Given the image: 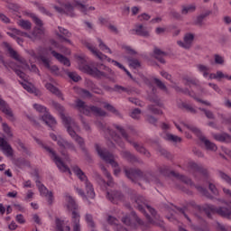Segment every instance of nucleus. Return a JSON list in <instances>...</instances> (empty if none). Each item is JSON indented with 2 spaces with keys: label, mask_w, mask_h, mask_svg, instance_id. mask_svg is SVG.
Segmentation results:
<instances>
[{
  "label": "nucleus",
  "mask_w": 231,
  "mask_h": 231,
  "mask_svg": "<svg viewBox=\"0 0 231 231\" xmlns=\"http://www.w3.org/2000/svg\"><path fill=\"white\" fill-rule=\"evenodd\" d=\"M159 174L160 176H168V177L172 176V178H175L177 183H184V185L190 187V189L195 188L199 192H200V194H202V196H206V198H208L209 199H212V196L208 194V191L207 190V189H205L202 186L195 185V183L192 182V180L187 178L186 176H183L175 171H170L169 167L167 166H162L159 168Z\"/></svg>",
  "instance_id": "5"
},
{
  "label": "nucleus",
  "mask_w": 231,
  "mask_h": 231,
  "mask_svg": "<svg viewBox=\"0 0 231 231\" xmlns=\"http://www.w3.org/2000/svg\"><path fill=\"white\" fill-rule=\"evenodd\" d=\"M196 11V5H189L188 6L182 7V14H187L189 12H195Z\"/></svg>",
  "instance_id": "53"
},
{
  "label": "nucleus",
  "mask_w": 231,
  "mask_h": 231,
  "mask_svg": "<svg viewBox=\"0 0 231 231\" xmlns=\"http://www.w3.org/2000/svg\"><path fill=\"white\" fill-rule=\"evenodd\" d=\"M217 228L220 231H231V226H225L222 224L217 222Z\"/></svg>",
  "instance_id": "63"
},
{
  "label": "nucleus",
  "mask_w": 231,
  "mask_h": 231,
  "mask_svg": "<svg viewBox=\"0 0 231 231\" xmlns=\"http://www.w3.org/2000/svg\"><path fill=\"white\" fill-rule=\"evenodd\" d=\"M45 88L46 89H48V91H50L53 95H56V97H59V98H62V93L60 92V90H59V88H57V87L53 86V84L46 83Z\"/></svg>",
  "instance_id": "38"
},
{
  "label": "nucleus",
  "mask_w": 231,
  "mask_h": 231,
  "mask_svg": "<svg viewBox=\"0 0 231 231\" xmlns=\"http://www.w3.org/2000/svg\"><path fill=\"white\" fill-rule=\"evenodd\" d=\"M180 214H182L186 219H188L190 223V217L187 215V212H192V210H196L197 212H205L208 217L212 218L214 214H217L221 216V217H225L226 219H231V208L227 207H220L217 208L214 205L205 204L203 206L197 205L195 201H189L186 206L182 208H177Z\"/></svg>",
  "instance_id": "1"
},
{
  "label": "nucleus",
  "mask_w": 231,
  "mask_h": 231,
  "mask_svg": "<svg viewBox=\"0 0 231 231\" xmlns=\"http://www.w3.org/2000/svg\"><path fill=\"white\" fill-rule=\"evenodd\" d=\"M135 33L137 35H141L142 37H149V31L142 24L135 26Z\"/></svg>",
  "instance_id": "40"
},
{
  "label": "nucleus",
  "mask_w": 231,
  "mask_h": 231,
  "mask_svg": "<svg viewBox=\"0 0 231 231\" xmlns=\"http://www.w3.org/2000/svg\"><path fill=\"white\" fill-rule=\"evenodd\" d=\"M142 115V110L135 108L131 112L130 116L134 118V120H138Z\"/></svg>",
  "instance_id": "52"
},
{
  "label": "nucleus",
  "mask_w": 231,
  "mask_h": 231,
  "mask_svg": "<svg viewBox=\"0 0 231 231\" xmlns=\"http://www.w3.org/2000/svg\"><path fill=\"white\" fill-rule=\"evenodd\" d=\"M75 107L81 113V115H86L87 116H91V115H94L95 116H106V115H107L102 108L95 106H88L86 105V102L81 99H77L75 101Z\"/></svg>",
  "instance_id": "9"
},
{
  "label": "nucleus",
  "mask_w": 231,
  "mask_h": 231,
  "mask_svg": "<svg viewBox=\"0 0 231 231\" xmlns=\"http://www.w3.org/2000/svg\"><path fill=\"white\" fill-rule=\"evenodd\" d=\"M125 59L128 61L130 68H132L133 69H137V68H140L142 66L137 59H133L129 57H125Z\"/></svg>",
  "instance_id": "44"
},
{
  "label": "nucleus",
  "mask_w": 231,
  "mask_h": 231,
  "mask_svg": "<svg viewBox=\"0 0 231 231\" xmlns=\"http://www.w3.org/2000/svg\"><path fill=\"white\" fill-rule=\"evenodd\" d=\"M215 140H217V142H231V136L227 134H215L214 135Z\"/></svg>",
  "instance_id": "42"
},
{
  "label": "nucleus",
  "mask_w": 231,
  "mask_h": 231,
  "mask_svg": "<svg viewBox=\"0 0 231 231\" xmlns=\"http://www.w3.org/2000/svg\"><path fill=\"white\" fill-rule=\"evenodd\" d=\"M99 125H100L101 129L104 131V133H106V135L108 134V136H110L111 140H114V142H116V143H117V145H119V147L124 148V146H125L124 142H122V138H120V136H118V134H116V132L113 131L109 127L106 128V126H104V124H102V123H100Z\"/></svg>",
  "instance_id": "23"
},
{
  "label": "nucleus",
  "mask_w": 231,
  "mask_h": 231,
  "mask_svg": "<svg viewBox=\"0 0 231 231\" xmlns=\"http://www.w3.org/2000/svg\"><path fill=\"white\" fill-rule=\"evenodd\" d=\"M107 223L108 225H111L112 226H114V230L116 231H126L125 227L120 225L118 222V219H116L115 217L108 216Z\"/></svg>",
  "instance_id": "30"
},
{
  "label": "nucleus",
  "mask_w": 231,
  "mask_h": 231,
  "mask_svg": "<svg viewBox=\"0 0 231 231\" xmlns=\"http://www.w3.org/2000/svg\"><path fill=\"white\" fill-rule=\"evenodd\" d=\"M72 171L74 174L80 180V181H83L86 187L87 196L90 199H95V189H93V184L88 180V177L86 176V173L80 170L79 166H73Z\"/></svg>",
  "instance_id": "16"
},
{
  "label": "nucleus",
  "mask_w": 231,
  "mask_h": 231,
  "mask_svg": "<svg viewBox=\"0 0 231 231\" xmlns=\"http://www.w3.org/2000/svg\"><path fill=\"white\" fill-rule=\"evenodd\" d=\"M197 68L199 71L203 74L204 79H210L211 80L214 79H217V73L210 74V68L201 64L197 65Z\"/></svg>",
  "instance_id": "26"
},
{
  "label": "nucleus",
  "mask_w": 231,
  "mask_h": 231,
  "mask_svg": "<svg viewBox=\"0 0 231 231\" xmlns=\"http://www.w3.org/2000/svg\"><path fill=\"white\" fill-rule=\"evenodd\" d=\"M106 199L111 201V203L118 204V201H122L124 199V195L120 191H106Z\"/></svg>",
  "instance_id": "25"
},
{
  "label": "nucleus",
  "mask_w": 231,
  "mask_h": 231,
  "mask_svg": "<svg viewBox=\"0 0 231 231\" xmlns=\"http://www.w3.org/2000/svg\"><path fill=\"white\" fill-rule=\"evenodd\" d=\"M188 169L193 172L196 176V174H199L200 176H203L207 181H208V171L203 167L201 164H198L194 162H188Z\"/></svg>",
  "instance_id": "20"
},
{
  "label": "nucleus",
  "mask_w": 231,
  "mask_h": 231,
  "mask_svg": "<svg viewBox=\"0 0 231 231\" xmlns=\"http://www.w3.org/2000/svg\"><path fill=\"white\" fill-rule=\"evenodd\" d=\"M96 102L103 105L105 109H106L107 111H110V113H114V115H118V110H116V108H115V106H113L111 104L106 103V102L102 101V99H100V98H97Z\"/></svg>",
  "instance_id": "39"
},
{
  "label": "nucleus",
  "mask_w": 231,
  "mask_h": 231,
  "mask_svg": "<svg viewBox=\"0 0 231 231\" xmlns=\"http://www.w3.org/2000/svg\"><path fill=\"white\" fill-rule=\"evenodd\" d=\"M122 221L126 226H131L135 229L137 226H143L145 223L140 219L134 211H132L130 215H126L122 218Z\"/></svg>",
  "instance_id": "18"
},
{
  "label": "nucleus",
  "mask_w": 231,
  "mask_h": 231,
  "mask_svg": "<svg viewBox=\"0 0 231 231\" xmlns=\"http://www.w3.org/2000/svg\"><path fill=\"white\" fill-rule=\"evenodd\" d=\"M77 92H78L79 95H80L82 97V98H91V97H93L91 92H89L87 89L78 88Z\"/></svg>",
  "instance_id": "49"
},
{
  "label": "nucleus",
  "mask_w": 231,
  "mask_h": 231,
  "mask_svg": "<svg viewBox=\"0 0 231 231\" xmlns=\"http://www.w3.org/2000/svg\"><path fill=\"white\" fill-rule=\"evenodd\" d=\"M68 77L70 78V79L74 82H79V80H80V76H79V74L76 72H69Z\"/></svg>",
  "instance_id": "57"
},
{
  "label": "nucleus",
  "mask_w": 231,
  "mask_h": 231,
  "mask_svg": "<svg viewBox=\"0 0 231 231\" xmlns=\"http://www.w3.org/2000/svg\"><path fill=\"white\" fill-rule=\"evenodd\" d=\"M208 15H210V13H206L204 14H200L197 17L196 20V24H202L203 20L205 19V17H207Z\"/></svg>",
  "instance_id": "62"
},
{
  "label": "nucleus",
  "mask_w": 231,
  "mask_h": 231,
  "mask_svg": "<svg viewBox=\"0 0 231 231\" xmlns=\"http://www.w3.org/2000/svg\"><path fill=\"white\" fill-rule=\"evenodd\" d=\"M86 3H88V0H82V2L75 1V6H78L82 14H88V5H86Z\"/></svg>",
  "instance_id": "45"
},
{
  "label": "nucleus",
  "mask_w": 231,
  "mask_h": 231,
  "mask_svg": "<svg viewBox=\"0 0 231 231\" xmlns=\"http://www.w3.org/2000/svg\"><path fill=\"white\" fill-rule=\"evenodd\" d=\"M227 79V80H231V76L224 74L221 70L217 71V79Z\"/></svg>",
  "instance_id": "60"
},
{
  "label": "nucleus",
  "mask_w": 231,
  "mask_h": 231,
  "mask_svg": "<svg viewBox=\"0 0 231 231\" xmlns=\"http://www.w3.org/2000/svg\"><path fill=\"white\" fill-rule=\"evenodd\" d=\"M96 151L98 156H100V158L103 159L106 163H109V165H111V167L114 169L115 176H119L120 172H122V169L116 161H115V155L109 152L107 149L100 148V145L98 144H96Z\"/></svg>",
  "instance_id": "10"
},
{
  "label": "nucleus",
  "mask_w": 231,
  "mask_h": 231,
  "mask_svg": "<svg viewBox=\"0 0 231 231\" xmlns=\"http://www.w3.org/2000/svg\"><path fill=\"white\" fill-rule=\"evenodd\" d=\"M36 187H38V190L43 198H46L49 205H51L54 200L53 192L48 190V188L44 186L41 181H36Z\"/></svg>",
  "instance_id": "21"
},
{
  "label": "nucleus",
  "mask_w": 231,
  "mask_h": 231,
  "mask_svg": "<svg viewBox=\"0 0 231 231\" xmlns=\"http://www.w3.org/2000/svg\"><path fill=\"white\" fill-rule=\"evenodd\" d=\"M65 201L68 210L72 212L71 221L73 231H80V214L77 212L79 205H77V202H75V199L69 194L65 196Z\"/></svg>",
  "instance_id": "8"
},
{
  "label": "nucleus",
  "mask_w": 231,
  "mask_h": 231,
  "mask_svg": "<svg viewBox=\"0 0 231 231\" xmlns=\"http://www.w3.org/2000/svg\"><path fill=\"white\" fill-rule=\"evenodd\" d=\"M25 15L31 17V19H32L33 23L38 27H35L31 34H28V32H24L17 29H13L11 32H8L7 35H9V37H12V39H15L19 46H23V39L21 37H28L32 41H37V39H41L42 35H44L42 20L37 17L36 14H33L32 12H25Z\"/></svg>",
  "instance_id": "2"
},
{
  "label": "nucleus",
  "mask_w": 231,
  "mask_h": 231,
  "mask_svg": "<svg viewBox=\"0 0 231 231\" xmlns=\"http://www.w3.org/2000/svg\"><path fill=\"white\" fill-rule=\"evenodd\" d=\"M33 108L38 113H40L41 118L42 122L46 124V125H49V127H51V129H53V127L57 125V121L53 116H51V115H50V112H48V108H46V106L39 104H34Z\"/></svg>",
  "instance_id": "17"
},
{
  "label": "nucleus",
  "mask_w": 231,
  "mask_h": 231,
  "mask_svg": "<svg viewBox=\"0 0 231 231\" xmlns=\"http://www.w3.org/2000/svg\"><path fill=\"white\" fill-rule=\"evenodd\" d=\"M180 107L182 109H185L186 111H188V113H192L193 115H196V113H197L196 108H194V106H192V105H190L187 102H182L180 105Z\"/></svg>",
  "instance_id": "47"
},
{
  "label": "nucleus",
  "mask_w": 231,
  "mask_h": 231,
  "mask_svg": "<svg viewBox=\"0 0 231 231\" xmlns=\"http://www.w3.org/2000/svg\"><path fill=\"white\" fill-rule=\"evenodd\" d=\"M29 54L31 55V57H32V59H37L38 60H41L45 68H50V60H48V58L42 55H37V53H35V51H29Z\"/></svg>",
  "instance_id": "34"
},
{
  "label": "nucleus",
  "mask_w": 231,
  "mask_h": 231,
  "mask_svg": "<svg viewBox=\"0 0 231 231\" xmlns=\"http://www.w3.org/2000/svg\"><path fill=\"white\" fill-rule=\"evenodd\" d=\"M18 25L23 30H32V23L28 20L18 21Z\"/></svg>",
  "instance_id": "48"
},
{
  "label": "nucleus",
  "mask_w": 231,
  "mask_h": 231,
  "mask_svg": "<svg viewBox=\"0 0 231 231\" xmlns=\"http://www.w3.org/2000/svg\"><path fill=\"white\" fill-rule=\"evenodd\" d=\"M4 66H5V68H11V69H13L14 73H16V75L20 77L22 80H23L20 81V84L23 86V89L28 91V93H34V95H37V88H35V87H33L32 83L26 81V74H24V72L22 71L19 66L15 65V63L14 62H10L9 64L4 62Z\"/></svg>",
  "instance_id": "11"
},
{
  "label": "nucleus",
  "mask_w": 231,
  "mask_h": 231,
  "mask_svg": "<svg viewBox=\"0 0 231 231\" xmlns=\"http://www.w3.org/2000/svg\"><path fill=\"white\" fill-rule=\"evenodd\" d=\"M153 52H154L156 59H158V60L161 61L162 64H165V60L163 59V57H165V55H167V53L163 52L162 50H160L158 48H155Z\"/></svg>",
  "instance_id": "46"
},
{
  "label": "nucleus",
  "mask_w": 231,
  "mask_h": 231,
  "mask_svg": "<svg viewBox=\"0 0 231 231\" xmlns=\"http://www.w3.org/2000/svg\"><path fill=\"white\" fill-rule=\"evenodd\" d=\"M97 42H98L99 48H100V50H102V51H105V53H112L111 49H109V47H107V45H106V43H104V42H102V40H100V38L97 39Z\"/></svg>",
  "instance_id": "50"
},
{
  "label": "nucleus",
  "mask_w": 231,
  "mask_h": 231,
  "mask_svg": "<svg viewBox=\"0 0 231 231\" xmlns=\"http://www.w3.org/2000/svg\"><path fill=\"white\" fill-rule=\"evenodd\" d=\"M122 48L125 50V53H127L128 55H136V51L133 50V48H131L130 46L123 45Z\"/></svg>",
  "instance_id": "59"
},
{
  "label": "nucleus",
  "mask_w": 231,
  "mask_h": 231,
  "mask_svg": "<svg viewBox=\"0 0 231 231\" xmlns=\"http://www.w3.org/2000/svg\"><path fill=\"white\" fill-rule=\"evenodd\" d=\"M121 156H123L125 160H127L129 163H140V159L130 153L128 151L121 152Z\"/></svg>",
  "instance_id": "35"
},
{
  "label": "nucleus",
  "mask_w": 231,
  "mask_h": 231,
  "mask_svg": "<svg viewBox=\"0 0 231 231\" xmlns=\"http://www.w3.org/2000/svg\"><path fill=\"white\" fill-rule=\"evenodd\" d=\"M181 125L183 127H185L186 129H189V131H191V133H194V134H196V136H198L200 143H203V145L206 147L207 151H213V152L217 151V146L216 145V143H214L210 142V140L207 139V137H205V135H203V134L201 133V131L199 129H198V127H196L192 125H185L183 123L181 124Z\"/></svg>",
  "instance_id": "12"
},
{
  "label": "nucleus",
  "mask_w": 231,
  "mask_h": 231,
  "mask_svg": "<svg viewBox=\"0 0 231 231\" xmlns=\"http://www.w3.org/2000/svg\"><path fill=\"white\" fill-rule=\"evenodd\" d=\"M3 46H4V48H5L7 50V51L12 59H14V60H16L20 64H24V58L21 57V55H19V53L12 48L10 43L4 42Z\"/></svg>",
  "instance_id": "24"
},
{
  "label": "nucleus",
  "mask_w": 231,
  "mask_h": 231,
  "mask_svg": "<svg viewBox=\"0 0 231 231\" xmlns=\"http://www.w3.org/2000/svg\"><path fill=\"white\" fill-rule=\"evenodd\" d=\"M0 147L7 157H12L14 156V149H12V146L5 140V138L0 137Z\"/></svg>",
  "instance_id": "27"
},
{
  "label": "nucleus",
  "mask_w": 231,
  "mask_h": 231,
  "mask_svg": "<svg viewBox=\"0 0 231 231\" xmlns=\"http://www.w3.org/2000/svg\"><path fill=\"white\" fill-rule=\"evenodd\" d=\"M51 140H54V142H57L60 147V151L61 152V156L64 157L65 162H69V156H68V152L66 151H68V149L69 151H77V149L75 148V144L66 141L60 136L58 137L57 135H55V134H51Z\"/></svg>",
  "instance_id": "14"
},
{
  "label": "nucleus",
  "mask_w": 231,
  "mask_h": 231,
  "mask_svg": "<svg viewBox=\"0 0 231 231\" xmlns=\"http://www.w3.org/2000/svg\"><path fill=\"white\" fill-rule=\"evenodd\" d=\"M185 84L190 88L196 87L197 84H199L198 79H192V78H185L184 79Z\"/></svg>",
  "instance_id": "51"
},
{
  "label": "nucleus",
  "mask_w": 231,
  "mask_h": 231,
  "mask_svg": "<svg viewBox=\"0 0 231 231\" xmlns=\"http://www.w3.org/2000/svg\"><path fill=\"white\" fill-rule=\"evenodd\" d=\"M53 106L55 107V109H57V111L60 112L62 123L64 124L65 127H67V131L69 136H71V138H73V140H75V142L79 143L81 149H84V139L77 135V133L75 132V130L77 131L79 129V125H77V123H75V121L71 119V117L66 116L64 115V106H62L60 104L54 102Z\"/></svg>",
  "instance_id": "6"
},
{
  "label": "nucleus",
  "mask_w": 231,
  "mask_h": 231,
  "mask_svg": "<svg viewBox=\"0 0 231 231\" xmlns=\"http://www.w3.org/2000/svg\"><path fill=\"white\" fill-rule=\"evenodd\" d=\"M115 129H116V131H118V133H120V134L123 136V138H125V140H126V142H129V143H132L134 147V149L140 152L141 154H144V156H151V153L145 149V147L136 143H132L131 140H129V135H127V133H125V130L120 126V125H114Z\"/></svg>",
  "instance_id": "19"
},
{
  "label": "nucleus",
  "mask_w": 231,
  "mask_h": 231,
  "mask_svg": "<svg viewBox=\"0 0 231 231\" xmlns=\"http://www.w3.org/2000/svg\"><path fill=\"white\" fill-rule=\"evenodd\" d=\"M101 170L103 171V174H105L106 178L107 179V182L103 180L104 185H106L107 187H113V177H111V173L107 171V169L106 167L102 166Z\"/></svg>",
  "instance_id": "41"
},
{
  "label": "nucleus",
  "mask_w": 231,
  "mask_h": 231,
  "mask_svg": "<svg viewBox=\"0 0 231 231\" xmlns=\"http://www.w3.org/2000/svg\"><path fill=\"white\" fill-rule=\"evenodd\" d=\"M76 59L78 60L79 68L83 73L92 75V77H97L98 79H107V73H111V69L106 67L104 64L90 62L88 65L86 56L84 55H78L76 56Z\"/></svg>",
  "instance_id": "3"
},
{
  "label": "nucleus",
  "mask_w": 231,
  "mask_h": 231,
  "mask_svg": "<svg viewBox=\"0 0 231 231\" xmlns=\"http://www.w3.org/2000/svg\"><path fill=\"white\" fill-rule=\"evenodd\" d=\"M86 46L91 51V53H93V55H95V57H97V59H99V60H107L108 62H112V64H114V66H116L120 69H124V71H125L126 75L128 77H130V79H133V75H131V72H129V70H127L126 68L124 67V65H122V63H120L115 60H111V59L107 58V56H106L102 52H100V51H98V49H96L95 46H93V44H91V43L87 42Z\"/></svg>",
  "instance_id": "15"
},
{
  "label": "nucleus",
  "mask_w": 231,
  "mask_h": 231,
  "mask_svg": "<svg viewBox=\"0 0 231 231\" xmlns=\"http://www.w3.org/2000/svg\"><path fill=\"white\" fill-rule=\"evenodd\" d=\"M86 222L91 228H95V222H93V217L91 215H86Z\"/></svg>",
  "instance_id": "58"
},
{
  "label": "nucleus",
  "mask_w": 231,
  "mask_h": 231,
  "mask_svg": "<svg viewBox=\"0 0 231 231\" xmlns=\"http://www.w3.org/2000/svg\"><path fill=\"white\" fill-rule=\"evenodd\" d=\"M149 111L152 113L153 115H163V112L158 108H156V106L154 105H150L148 106Z\"/></svg>",
  "instance_id": "54"
},
{
  "label": "nucleus",
  "mask_w": 231,
  "mask_h": 231,
  "mask_svg": "<svg viewBox=\"0 0 231 231\" xmlns=\"http://www.w3.org/2000/svg\"><path fill=\"white\" fill-rule=\"evenodd\" d=\"M153 81L154 84H156L157 88H161L162 91H167V87L165 86V84H163V82H162V80L154 79Z\"/></svg>",
  "instance_id": "55"
},
{
  "label": "nucleus",
  "mask_w": 231,
  "mask_h": 231,
  "mask_svg": "<svg viewBox=\"0 0 231 231\" xmlns=\"http://www.w3.org/2000/svg\"><path fill=\"white\" fill-rule=\"evenodd\" d=\"M51 55H53L55 57V59H57V60H59V62H60L64 66H67L68 68H69L71 66V62L69 61V60L68 58L64 57L62 54H60L55 51H52Z\"/></svg>",
  "instance_id": "33"
},
{
  "label": "nucleus",
  "mask_w": 231,
  "mask_h": 231,
  "mask_svg": "<svg viewBox=\"0 0 231 231\" xmlns=\"http://www.w3.org/2000/svg\"><path fill=\"white\" fill-rule=\"evenodd\" d=\"M225 62V59L219 54L215 55V64H223Z\"/></svg>",
  "instance_id": "64"
},
{
  "label": "nucleus",
  "mask_w": 231,
  "mask_h": 231,
  "mask_svg": "<svg viewBox=\"0 0 231 231\" xmlns=\"http://www.w3.org/2000/svg\"><path fill=\"white\" fill-rule=\"evenodd\" d=\"M38 10L41 12V14H44L45 15H51V13H50V11L46 10V8H44V6H42V5L35 3Z\"/></svg>",
  "instance_id": "56"
},
{
  "label": "nucleus",
  "mask_w": 231,
  "mask_h": 231,
  "mask_svg": "<svg viewBox=\"0 0 231 231\" xmlns=\"http://www.w3.org/2000/svg\"><path fill=\"white\" fill-rule=\"evenodd\" d=\"M182 92L185 95H189V97H191L192 98L197 100V102H200V104H204L205 106H211L210 102L205 101V100H201L200 98L198 97V96H196V93L189 90V88H185L184 90H182Z\"/></svg>",
  "instance_id": "36"
},
{
  "label": "nucleus",
  "mask_w": 231,
  "mask_h": 231,
  "mask_svg": "<svg viewBox=\"0 0 231 231\" xmlns=\"http://www.w3.org/2000/svg\"><path fill=\"white\" fill-rule=\"evenodd\" d=\"M60 33H58V37L60 41H64L65 42H69L71 44V41H69V37H71V32H68V29L58 27Z\"/></svg>",
  "instance_id": "31"
},
{
  "label": "nucleus",
  "mask_w": 231,
  "mask_h": 231,
  "mask_svg": "<svg viewBox=\"0 0 231 231\" xmlns=\"http://www.w3.org/2000/svg\"><path fill=\"white\" fill-rule=\"evenodd\" d=\"M58 3L63 6V8L55 5L54 10H56V12H59V14H67V15L70 17L75 15V13H73L74 7L71 4H64V0H58Z\"/></svg>",
  "instance_id": "22"
},
{
  "label": "nucleus",
  "mask_w": 231,
  "mask_h": 231,
  "mask_svg": "<svg viewBox=\"0 0 231 231\" xmlns=\"http://www.w3.org/2000/svg\"><path fill=\"white\" fill-rule=\"evenodd\" d=\"M35 142L39 145H42L43 147V149H45V151H47V152L50 153V156H51V160L57 165L58 169L60 171H61V172H68V174H71V171L69 170L68 165L64 164V162H62V159H60V157H59L57 155V153L51 148L44 145V143H42V141H41L37 138H35Z\"/></svg>",
  "instance_id": "13"
},
{
  "label": "nucleus",
  "mask_w": 231,
  "mask_h": 231,
  "mask_svg": "<svg viewBox=\"0 0 231 231\" xmlns=\"http://www.w3.org/2000/svg\"><path fill=\"white\" fill-rule=\"evenodd\" d=\"M0 111H2V113H5L7 118H9V120L14 122V112H12V108H10L8 104H6V102H5L1 98H0Z\"/></svg>",
  "instance_id": "28"
},
{
  "label": "nucleus",
  "mask_w": 231,
  "mask_h": 231,
  "mask_svg": "<svg viewBox=\"0 0 231 231\" xmlns=\"http://www.w3.org/2000/svg\"><path fill=\"white\" fill-rule=\"evenodd\" d=\"M192 41H194V34L188 33L184 37V42L179 41L178 44L181 48H185L186 50H189V48H190V45L192 44Z\"/></svg>",
  "instance_id": "29"
},
{
  "label": "nucleus",
  "mask_w": 231,
  "mask_h": 231,
  "mask_svg": "<svg viewBox=\"0 0 231 231\" xmlns=\"http://www.w3.org/2000/svg\"><path fill=\"white\" fill-rule=\"evenodd\" d=\"M162 138L167 142H172V143H180L181 142V137L169 133L162 134Z\"/></svg>",
  "instance_id": "37"
},
{
  "label": "nucleus",
  "mask_w": 231,
  "mask_h": 231,
  "mask_svg": "<svg viewBox=\"0 0 231 231\" xmlns=\"http://www.w3.org/2000/svg\"><path fill=\"white\" fill-rule=\"evenodd\" d=\"M51 44L54 48H57L58 50L61 51L62 53H65V55H69L71 53V51L69 49L60 46L57 42H55V40H51Z\"/></svg>",
  "instance_id": "43"
},
{
  "label": "nucleus",
  "mask_w": 231,
  "mask_h": 231,
  "mask_svg": "<svg viewBox=\"0 0 231 231\" xmlns=\"http://www.w3.org/2000/svg\"><path fill=\"white\" fill-rule=\"evenodd\" d=\"M124 171L128 180H131L133 183H138L140 186H142V182L140 181H144V183H153L155 185L160 183V178L152 172L143 173L140 170L127 169L125 166Z\"/></svg>",
  "instance_id": "7"
},
{
  "label": "nucleus",
  "mask_w": 231,
  "mask_h": 231,
  "mask_svg": "<svg viewBox=\"0 0 231 231\" xmlns=\"http://www.w3.org/2000/svg\"><path fill=\"white\" fill-rule=\"evenodd\" d=\"M134 201L135 203V208H138L142 214L146 217L149 225H154L155 226H163V220L160 218V216L156 214V209L152 208L151 206L147 205L145 202V198L143 196L134 197Z\"/></svg>",
  "instance_id": "4"
},
{
  "label": "nucleus",
  "mask_w": 231,
  "mask_h": 231,
  "mask_svg": "<svg viewBox=\"0 0 231 231\" xmlns=\"http://www.w3.org/2000/svg\"><path fill=\"white\" fill-rule=\"evenodd\" d=\"M219 176L222 180H224V181L227 182L228 185H231V178L228 175L223 171H220Z\"/></svg>",
  "instance_id": "61"
},
{
  "label": "nucleus",
  "mask_w": 231,
  "mask_h": 231,
  "mask_svg": "<svg viewBox=\"0 0 231 231\" xmlns=\"http://www.w3.org/2000/svg\"><path fill=\"white\" fill-rule=\"evenodd\" d=\"M56 230L57 231H70L71 227L68 226V221L62 218H56Z\"/></svg>",
  "instance_id": "32"
}]
</instances>
